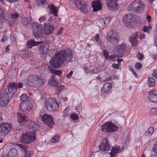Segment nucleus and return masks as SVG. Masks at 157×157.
Instances as JSON below:
<instances>
[{
    "mask_svg": "<svg viewBox=\"0 0 157 157\" xmlns=\"http://www.w3.org/2000/svg\"><path fill=\"white\" fill-rule=\"evenodd\" d=\"M119 66L118 64L116 63H113L112 65V67L115 69H118Z\"/></svg>",
    "mask_w": 157,
    "mask_h": 157,
    "instance_id": "obj_62",
    "label": "nucleus"
},
{
    "mask_svg": "<svg viewBox=\"0 0 157 157\" xmlns=\"http://www.w3.org/2000/svg\"><path fill=\"white\" fill-rule=\"evenodd\" d=\"M32 30L34 36L38 38L42 36L44 33L41 24L37 22H33L32 24Z\"/></svg>",
    "mask_w": 157,
    "mask_h": 157,
    "instance_id": "obj_9",
    "label": "nucleus"
},
{
    "mask_svg": "<svg viewBox=\"0 0 157 157\" xmlns=\"http://www.w3.org/2000/svg\"><path fill=\"white\" fill-rule=\"evenodd\" d=\"M130 71H132V74L135 76V77L136 78L137 77L138 75L136 74V72L133 69V68H131L130 69Z\"/></svg>",
    "mask_w": 157,
    "mask_h": 157,
    "instance_id": "obj_60",
    "label": "nucleus"
},
{
    "mask_svg": "<svg viewBox=\"0 0 157 157\" xmlns=\"http://www.w3.org/2000/svg\"><path fill=\"white\" fill-rule=\"evenodd\" d=\"M21 22L23 25H26L31 23V21L30 19L28 18H25L22 20Z\"/></svg>",
    "mask_w": 157,
    "mask_h": 157,
    "instance_id": "obj_39",
    "label": "nucleus"
},
{
    "mask_svg": "<svg viewBox=\"0 0 157 157\" xmlns=\"http://www.w3.org/2000/svg\"><path fill=\"white\" fill-rule=\"evenodd\" d=\"M46 82L45 79L40 76L31 75L28 78L27 84L29 86H41Z\"/></svg>",
    "mask_w": 157,
    "mask_h": 157,
    "instance_id": "obj_4",
    "label": "nucleus"
},
{
    "mask_svg": "<svg viewBox=\"0 0 157 157\" xmlns=\"http://www.w3.org/2000/svg\"><path fill=\"white\" fill-rule=\"evenodd\" d=\"M64 86L63 85H61L57 86L55 91L56 94H59L62 90L64 89Z\"/></svg>",
    "mask_w": 157,
    "mask_h": 157,
    "instance_id": "obj_37",
    "label": "nucleus"
},
{
    "mask_svg": "<svg viewBox=\"0 0 157 157\" xmlns=\"http://www.w3.org/2000/svg\"><path fill=\"white\" fill-rule=\"evenodd\" d=\"M92 72V74H93L94 73H97L99 71L98 68L97 67H94L93 69L91 70Z\"/></svg>",
    "mask_w": 157,
    "mask_h": 157,
    "instance_id": "obj_51",
    "label": "nucleus"
},
{
    "mask_svg": "<svg viewBox=\"0 0 157 157\" xmlns=\"http://www.w3.org/2000/svg\"><path fill=\"white\" fill-rule=\"evenodd\" d=\"M90 9L91 7L90 6L83 2L82 5L80 6V8H79V10L81 12L86 14L89 13Z\"/></svg>",
    "mask_w": 157,
    "mask_h": 157,
    "instance_id": "obj_21",
    "label": "nucleus"
},
{
    "mask_svg": "<svg viewBox=\"0 0 157 157\" xmlns=\"http://www.w3.org/2000/svg\"><path fill=\"white\" fill-rule=\"evenodd\" d=\"M37 2L39 6L43 7L46 5L47 2L45 0H37Z\"/></svg>",
    "mask_w": 157,
    "mask_h": 157,
    "instance_id": "obj_38",
    "label": "nucleus"
},
{
    "mask_svg": "<svg viewBox=\"0 0 157 157\" xmlns=\"http://www.w3.org/2000/svg\"><path fill=\"white\" fill-rule=\"evenodd\" d=\"M120 147L119 146H115L112 148L111 152L109 154L110 157H115V155L118 152L121 151H120Z\"/></svg>",
    "mask_w": 157,
    "mask_h": 157,
    "instance_id": "obj_25",
    "label": "nucleus"
},
{
    "mask_svg": "<svg viewBox=\"0 0 157 157\" xmlns=\"http://www.w3.org/2000/svg\"><path fill=\"white\" fill-rule=\"evenodd\" d=\"M103 19L104 21V24H105V25H106L108 24L110 22V19L109 17H107L106 18H103Z\"/></svg>",
    "mask_w": 157,
    "mask_h": 157,
    "instance_id": "obj_52",
    "label": "nucleus"
},
{
    "mask_svg": "<svg viewBox=\"0 0 157 157\" xmlns=\"http://www.w3.org/2000/svg\"><path fill=\"white\" fill-rule=\"evenodd\" d=\"M147 19L148 22H150L151 20V17L150 15H147Z\"/></svg>",
    "mask_w": 157,
    "mask_h": 157,
    "instance_id": "obj_63",
    "label": "nucleus"
},
{
    "mask_svg": "<svg viewBox=\"0 0 157 157\" xmlns=\"http://www.w3.org/2000/svg\"><path fill=\"white\" fill-rule=\"evenodd\" d=\"M55 76L52 75L51 78L48 81V84L50 86H57L58 82L55 79Z\"/></svg>",
    "mask_w": 157,
    "mask_h": 157,
    "instance_id": "obj_29",
    "label": "nucleus"
},
{
    "mask_svg": "<svg viewBox=\"0 0 157 157\" xmlns=\"http://www.w3.org/2000/svg\"><path fill=\"white\" fill-rule=\"evenodd\" d=\"M73 74V71H71L66 76V77L68 78H70L71 76Z\"/></svg>",
    "mask_w": 157,
    "mask_h": 157,
    "instance_id": "obj_59",
    "label": "nucleus"
},
{
    "mask_svg": "<svg viewBox=\"0 0 157 157\" xmlns=\"http://www.w3.org/2000/svg\"><path fill=\"white\" fill-rule=\"evenodd\" d=\"M11 95L9 93H6L5 90H3L0 95V106L5 107L9 102Z\"/></svg>",
    "mask_w": 157,
    "mask_h": 157,
    "instance_id": "obj_10",
    "label": "nucleus"
},
{
    "mask_svg": "<svg viewBox=\"0 0 157 157\" xmlns=\"http://www.w3.org/2000/svg\"><path fill=\"white\" fill-rule=\"evenodd\" d=\"M70 109L68 108H66L63 111V117L64 118L69 117L71 113L69 112Z\"/></svg>",
    "mask_w": 157,
    "mask_h": 157,
    "instance_id": "obj_35",
    "label": "nucleus"
},
{
    "mask_svg": "<svg viewBox=\"0 0 157 157\" xmlns=\"http://www.w3.org/2000/svg\"><path fill=\"white\" fill-rule=\"evenodd\" d=\"M152 29V26L150 25H149L148 26L147 25H146L144 26L143 29V31L144 32H146L149 30H150Z\"/></svg>",
    "mask_w": 157,
    "mask_h": 157,
    "instance_id": "obj_42",
    "label": "nucleus"
},
{
    "mask_svg": "<svg viewBox=\"0 0 157 157\" xmlns=\"http://www.w3.org/2000/svg\"><path fill=\"white\" fill-rule=\"evenodd\" d=\"M83 2H84L82 0H73V3L75 7L78 10Z\"/></svg>",
    "mask_w": 157,
    "mask_h": 157,
    "instance_id": "obj_33",
    "label": "nucleus"
},
{
    "mask_svg": "<svg viewBox=\"0 0 157 157\" xmlns=\"http://www.w3.org/2000/svg\"><path fill=\"white\" fill-rule=\"evenodd\" d=\"M49 46L46 43L42 44L40 46L38 53L40 55H44L46 54L49 50Z\"/></svg>",
    "mask_w": 157,
    "mask_h": 157,
    "instance_id": "obj_16",
    "label": "nucleus"
},
{
    "mask_svg": "<svg viewBox=\"0 0 157 157\" xmlns=\"http://www.w3.org/2000/svg\"><path fill=\"white\" fill-rule=\"evenodd\" d=\"M23 55H25V58H28L29 56V52L28 51L26 50H22L21 51Z\"/></svg>",
    "mask_w": 157,
    "mask_h": 157,
    "instance_id": "obj_49",
    "label": "nucleus"
},
{
    "mask_svg": "<svg viewBox=\"0 0 157 157\" xmlns=\"http://www.w3.org/2000/svg\"><path fill=\"white\" fill-rule=\"evenodd\" d=\"M151 157H157V153H155L153 151L151 153Z\"/></svg>",
    "mask_w": 157,
    "mask_h": 157,
    "instance_id": "obj_64",
    "label": "nucleus"
},
{
    "mask_svg": "<svg viewBox=\"0 0 157 157\" xmlns=\"http://www.w3.org/2000/svg\"><path fill=\"white\" fill-rule=\"evenodd\" d=\"M73 52L67 53L64 50L57 52L50 61L51 66L53 67H59L64 62L71 60L73 58Z\"/></svg>",
    "mask_w": 157,
    "mask_h": 157,
    "instance_id": "obj_1",
    "label": "nucleus"
},
{
    "mask_svg": "<svg viewBox=\"0 0 157 157\" xmlns=\"http://www.w3.org/2000/svg\"><path fill=\"white\" fill-rule=\"evenodd\" d=\"M19 107L21 110L23 111H25V113H28L32 108L33 106L31 104L28 102H21Z\"/></svg>",
    "mask_w": 157,
    "mask_h": 157,
    "instance_id": "obj_17",
    "label": "nucleus"
},
{
    "mask_svg": "<svg viewBox=\"0 0 157 157\" xmlns=\"http://www.w3.org/2000/svg\"><path fill=\"white\" fill-rule=\"evenodd\" d=\"M44 29L45 33L48 35L50 34L52 32L54 29V28L50 24L45 23Z\"/></svg>",
    "mask_w": 157,
    "mask_h": 157,
    "instance_id": "obj_22",
    "label": "nucleus"
},
{
    "mask_svg": "<svg viewBox=\"0 0 157 157\" xmlns=\"http://www.w3.org/2000/svg\"><path fill=\"white\" fill-rule=\"evenodd\" d=\"M118 127L111 122L105 123L101 126V130L105 132H115L118 131Z\"/></svg>",
    "mask_w": 157,
    "mask_h": 157,
    "instance_id": "obj_8",
    "label": "nucleus"
},
{
    "mask_svg": "<svg viewBox=\"0 0 157 157\" xmlns=\"http://www.w3.org/2000/svg\"><path fill=\"white\" fill-rule=\"evenodd\" d=\"M91 6L93 9V11L95 12L100 10L102 8V5L99 0L93 1Z\"/></svg>",
    "mask_w": 157,
    "mask_h": 157,
    "instance_id": "obj_20",
    "label": "nucleus"
},
{
    "mask_svg": "<svg viewBox=\"0 0 157 157\" xmlns=\"http://www.w3.org/2000/svg\"><path fill=\"white\" fill-rule=\"evenodd\" d=\"M46 16H41L39 18V20L40 22L44 21L46 19Z\"/></svg>",
    "mask_w": 157,
    "mask_h": 157,
    "instance_id": "obj_50",
    "label": "nucleus"
},
{
    "mask_svg": "<svg viewBox=\"0 0 157 157\" xmlns=\"http://www.w3.org/2000/svg\"><path fill=\"white\" fill-rule=\"evenodd\" d=\"M152 75L153 77L157 78V70H154Z\"/></svg>",
    "mask_w": 157,
    "mask_h": 157,
    "instance_id": "obj_58",
    "label": "nucleus"
},
{
    "mask_svg": "<svg viewBox=\"0 0 157 157\" xmlns=\"http://www.w3.org/2000/svg\"><path fill=\"white\" fill-rule=\"evenodd\" d=\"M42 118L44 123L49 127H52L54 124V122L53 117L51 115L45 114L42 116Z\"/></svg>",
    "mask_w": 157,
    "mask_h": 157,
    "instance_id": "obj_14",
    "label": "nucleus"
},
{
    "mask_svg": "<svg viewBox=\"0 0 157 157\" xmlns=\"http://www.w3.org/2000/svg\"><path fill=\"white\" fill-rule=\"evenodd\" d=\"M17 114V121L21 124H24L27 121V117L23 114L20 113H18Z\"/></svg>",
    "mask_w": 157,
    "mask_h": 157,
    "instance_id": "obj_23",
    "label": "nucleus"
},
{
    "mask_svg": "<svg viewBox=\"0 0 157 157\" xmlns=\"http://www.w3.org/2000/svg\"><path fill=\"white\" fill-rule=\"evenodd\" d=\"M117 0H107L106 3L108 9L113 11L117 10L118 5L117 3Z\"/></svg>",
    "mask_w": 157,
    "mask_h": 157,
    "instance_id": "obj_13",
    "label": "nucleus"
},
{
    "mask_svg": "<svg viewBox=\"0 0 157 157\" xmlns=\"http://www.w3.org/2000/svg\"><path fill=\"white\" fill-rule=\"evenodd\" d=\"M112 87L111 84L108 82H105L104 84L101 91L103 93L106 92L110 90Z\"/></svg>",
    "mask_w": 157,
    "mask_h": 157,
    "instance_id": "obj_28",
    "label": "nucleus"
},
{
    "mask_svg": "<svg viewBox=\"0 0 157 157\" xmlns=\"http://www.w3.org/2000/svg\"><path fill=\"white\" fill-rule=\"evenodd\" d=\"M63 27H61L59 28V31L57 33V35H60L62 32H63Z\"/></svg>",
    "mask_w": 157,
    "mask_h": 157,
    "instance_id": "obj_61",
    "label": "nucleus"
},
{
    "mask_svg": "<svg viewBox=\"0 0 157 157\" xmlns=\"http://www.w3.org/2000/svg\"><path fill=\"white\" fill-rule=\"evenodd\" d=\"M145 5L141 0H134L128 6V11L137 14L143 13L145 9Z\"/></svg>",
    "mask_w": 157,
    "mask_h": 157,
    "instance_id": "obj_3",
    "label": "nucleus"
},
{
    "mask_svg": "<svg viewBox=\"0 0 157 157\" xmlns=\"http://www.w3.org/2000/svg\"><path fill=\"white\" fill-rule=\"evenodd\" d=\"M147 84L149 87H153L155 84V79L153 78H148L147 81Z\"/></svg>",
    "mask_w": 157,
    "mask_h": 157,
    "instance_id": "obj_36",
    "label": "nucleus"
},
{
    "mask_svg": "<svg viewBox=\"0 0 157 157\" xmlns=\"http://www.w3.org/2000/svg\"><path fill=\"white\" fill-rule=\"evenodd\" d=\"M28 100V97L26 94H22L21 96V102H28L27 101Z\"/></svg>",
    "mask_w": 157,
    "mask_h": 157,
    "instance_id": "obj_40",
    "label": "nucleus"
},
{
    "mask_svg": "<svg viewBox=\"0 0 157 157\" xmlns=\"http://www.w3.org/2000/svg\"><path fill=\"white\" fill-rule=\"evenodd\" d=\"M48 7L51 11L50 13H52L55 16L57 15L58 8L56 7L53 4L48 5Z\"/></svg>",
    "mask_w": 157,
    "mask_h": 157,
    "instance_id": "obj_26",
    "label": "nucleus"
},
{
    "mask_svg": "<svg viewBox=\"0 0 157 157\" xmlns=\"http://www.w3.org/2000/svg\"><path fill=\"white\" fill-rule=\"evenodd\" d=\"M11 125L7 123H0V133L2 136L6 135L11 129Z\"/></svg>",
    "mask_w": 157,
    "mask_h": 157,
    "instance_id": "obj_11",
    "label": "nucleus"
},
{
    "mask_svg": "<svg viewBox=\"0 0 157 157\" xmlns=\"http://www.w3.org/2000/svg\"><path fill=\"white\" fill-rule=\"evenodd\" d=\"M19 14L18 13H15L13 14H11L10 15L11 17L12 18H17L19 16Z\"/></svg>",
    "mask_w": 157,
    "mask_h": 157,
    "instance_id": "obj_53",
    "label": "nucleus"
},
{
    "mask_svg": "<svg viewBox=\"0 0 157 157\" xmlns=\"http://www.w3.org/2000/svg\"><path fill=\"white\" fill-rule=\"evenodd\" d=\"M100 149L102 151H108L110 148L107 138L103 139L99 145Z\"/></svg>",
    "mask_w": 157,
    "mask_h": 157,
    "instance_id": "obj_15",
    "label": "nucleus"
},
{
    "mask_svg": "<svg viewBox=\"0 0 157 157\" xmlns=\"http://www.w3.org/2000/svg\"><path fill=\"white\" fill-rule=\"evenodd\" d=\"M151 114L155 115L157 114V108L154 107L151 108L150 110Z\"/></svg>",
    "mask_w": 157,
    "mask_h": 157,
    "instance_id": "obj_41",
    "label": "nucleus"
},
{
    "mask_svg": "<svg viewBox=\"0 0 157 157\" xmlns=\"http://www.w3.org/2000/svg\"><path fill=\"white\" fill-rule=\"evenodd\" d=\"M16 145L23 149L25 152L24 157H30L31 155L30 152L27 150V147L26 145L21 144H17Z\"/></svg>",
    "mask_w": 157,
    "mask_h": 157,
    "instance_id": "obj_24",
    "label": "nucleus"
},
{
    "mask_svg": "<svg viewBox=\"0 0 157 157\" xmlns=\"http://www.w3.org/2000/svg\"><path fill=\"white\" fill-rule=\"evenodd\" d=\"M135 67L137 69H140L141 68L142 65L140 63H138L136 64Z\"/></svg>",
    "mask_w": 157,
    "mask_h": 157,
    "instance_id": "obj_56",
    "label": "nucleus"
},
{
    "mask_svg": "<svg viewBox=\"0 0 157 157\" xmlns=\"http://www.w3.org/2000/svg\"><path fill=\"white\" fill-rule=\"evenodd\" d=\"M5 11V8L0 7V22H4L5 21L4 13Z\"/></svg>",
    "mask_w": 157,
    "mask_h": 157,
    "instance_id": "obj_30",
    "label": "nucleus"
},
{
    "mask_svg": "<svg viewBox=\"0 0 157 157\" xmlns=\"http://www.w3.org/2000/svg\"><path fill=\"white\" fill-rule=\"evenodd\" d=\"M104 56L106 59H107L109 56V52L106 50H105L103 52Z\"/></svg>",
    "mask_w": 157,
    "mask_h": 157,
    "instance_id": "obj_55",
    "label": "nucleus"
},
{
    "mask_svg": "<svg viewBox=\"0 0 157 157\" xmlns=\"http://www.w3.org/2000/svg\"><path fill=\"white\" fill-rule=\"evenodd\" d=\"M95 44L97 45L100 46H101L103 43L102 41L99 40V35L98 34H97L95 37Z\"/></svg>",
    "mask_w": 157,
    "mask_h": 157,
    "instance_id": "obj_34",
    "label": "nucleus"
},
{
    "mask_svg": "<svg viewBox=\"0 0 157 157\" xmlns=\"http://www.w3.org/2000/svg\"><path fill=\"white\" fill-rule=\"evenodd\" d=\"M42 42H37L33 40H31L28 42L27 46L28 48H31L34 46H37L38 44H40Z\"/></svg>",
    "mask_w": 157,
    "mask_h": 157,
    "instance_id": "obj_27",
    "label": "nucleus"
},
{
    "mask_svg": "<svg viewBox=\"0 0 157 157\" xmlns=\"http://www.w3.org/2000/svg\"><path fill=\"white\" fill-rule=\"evenodd\" d=\"M133 16L132 14H127L123 17L122 21L123 24L126 26L128 27L130 25L131 21H132Z\"/></svg>",
    "mask_w": 157,
    "mask_h": 157,
    "instance_id": "obj_18",
    "label": "nucleus"
},
{
    "mask_svg": "<svg viewBox=\"0 0 157 157\" xmlns=\"http://www.w3.org/2000/svg\"><path fill=\"white\" fill-rule=\"evenodd\" d=\"M137 36V33H135L130 38V41L131 43L133 46H136L138 43V41L136 39Z\"/></svg>",
    "mask_w": 157,
    "mask_h": 157,
    "instance_id": "obj_31",
    "label": "nucleus"
},
{
    "mask_svg": "<svg viewBox=\"0 0 157 157\" xmlns=\"http://www.w3.org/2000/svg\"><path fill=\"white\" fill-rule=\"evenodd\" d=\"M18 87V84L14 82H10L7 85V88L5 89L6 93H9L10 95H11L15 93Z\"/></svg>",
    "mask_w": 157,
    "mask_h": 157,
    "instance_id": "obj_12",
    "label": "nucleus"
},
{
    "mask_svg": "<svg viewBox=\"0 0 157 157\" xmlns=\"http://www.w3.org/2000/svg\"><path fill=\"white\" fill-rule=\"evenodd\" d=\"M136 57L137 59L139 60L142 59L144 57V55L140 53H138L136 55Z\"/></svg>",
    "mask_w": 157,
    "mask_h": 157,
    "instance_id": "obj_47",
    "label": "nucleus"
},
{
    "mask_svg": "<svg viewBox=\"0 0 157 157\" xmlns=\"http://www.w3.org/2000/svg\"><path fill=\"white\" fill-rule=\"evenodd\" d=\"M154 131V128L152 127H151L148 129L147 132L150 135H151L153 133Z\"/></svg>",
    "mask_w": 157,
    "mask_h": 157,
    "instance_id": "obj_48",
    "label": "nucleus"
},
{
    "mask_svg": "<svg viewBox=\"0 0 157 157\" xmlns=\"http://www.w3.org/2000/svg\"><path fill=\"white\" fill-rule=\"evenodd\" d=\"M71 119L73 120H76L78 119V116L76 114H72L71 115Z\"/></svg>",
    "mask_w": 157,
    "mask_h": 157,
    "instance_id": "obj_45",
    "label": "nucleus"
},
{
    "mask_svg": "<svg viewBox=\"0 0 157 157\" xmlns=\"http://www.w3.org/2000/svg\"><path fill=\"white\" fill-rule=\"evenodd\" d=\"M50 72L52 74H55L56 75H59L61 74L62 72L59 71H57L55 70L51 69Z\"/></svg>",
    "mask_w": 157,
    "mask_h": 157,
    "instance_id": "obj_44",
    "label": "nucleus"
},
{
    "mask_svg": "<svg viewBox=\"0 0 157 157\" xmlns=\"http://www.w3.org/2000/svg\"><path fill=\"white\" fill-rule=\"evenodd\" d=\"M148 99L151 102L157 104V94L155 93V90H152L148 93Z\"/></svg>",
    "mask_w": 157,
    "mask_h": 157,
    "instance_id": "obj_19",
    "label": "nucleus"
},
{
    "mask_svg": "<svg viewBox=\"0 0 157 157\" xmlns=\"http://www.w3.org/2000/svg\"><path fill=\"white\" fill-rule=\"evenodd\" d=\"M153 151L154 152H155V153H157V143L154 145Z\"/></svg>",
    "mask_w": 157,
    "mask_h": 157,
    "instance_id": "obj_57",
    "label": "nucleus"
},
{
    "mask_svg": "<svg viewBox=\"0 0 157 157\" xmlns=\"http://www.w3.org/2000/svg\"><path fill=\"white\" fill-rule=\"evenodd\" d=\"M44 105L49 111H56L59 107V105L54 98H49L46 99L44 102Z\"/></svg>",
    "mask_w": 157,
    "mask_h": 157,
    "instance_id": "obj_5",
    "label": "nucleus"
},
{
    "mask_svg": "<svg viewBox=\"0 0 157 157\" xmlns=\"http://www.w3.org/2000/svg\"><path fill=\"white\" fill-rule=\"evenodd\" d=\"M17 153V150L14 148L10 149L7 154V157H13L16 156Z\"/></svg>",
    "mask_w": 157,
    "mask_h": 157,
    "instance_id": "obj_32",
    "label": "nucleus"
},
{
    "mask_svg": "<svg viewBox=\"0 0 157 157\" xmlns=\"http://www.w3.org/2000/svg\"><path fill=\"white\" fill-rule=\"evenodd\" d=\"M84 69L86 72V73H90V74H92V72L91 70H89V68L87 67H84Z\"/></svg>",
    "mask_w": 157,
    "mask_h": 157,
    "instance_id": "obj_54",
    "label": "nucleus"
},
{
    "mask_svg": "<svg viewBox=\"0 0 157 157\" xmlns=\"http://www.w3.org/2000/svg\"><path fill=\"white\" fill-rule=\"evenodd\" d=\"M126 51V48L124 43L115 46L113 48V52L114 55L118 58L122 57Z\"/></svg>",
    "mask_w": 157,
    "mask_h": 157,
    "instance_id": "obj_6",
    "label": "nucleus"
},
{
    "mask_svg": "<svg viewBox=\"0 0 157 157\" xmlns=\"http://www.w3.org/2000/svg\"><path fill=\"white\" fill-rule=\"evenodd\" d=\"M106 38L108 41L113 45H116L119 42V36L118 34L112 30L107 33Z\"/></svg>",
    "mask_w": 157,
    "mask_h": 157,
    "instance_id": "obj_7",
    "label": "nucleus"
},
{
    "mask_svg": "<svg viewBox=\"0 0 157 157\" xmlns=\"http://www.w3.org/2000/svg\"><path fill=\"white\" fill-rule=\"evenodd\" d=\"M116 57V56H115V55L110 56H109L108 57L107 59L113 62L115 61Z\"/></svg>",
    "mask_w": 157,
    "mask_h": 157,
    "instance_id": "obj_46",
    "label": "nucleus"
},
{
    "mask_svg": "<svg viewBox=\"0 0 157 157\" xmlns=\"http://www.w3.org/2000/svg\"><path fill=\"white\" fill-rule=\"evenodd\" d=\"M39 126L34 122H32L29 128L32 129L30 132L23 133L20 138V142L25 144H29L33 142L36 139L35 133L39 130Z\"/></svg>",
    "mask_w": 157,
    "mask_h": 157,
    "instance_id": "obj_2",
    "label": "nucleus"
},
{
    "mask_svg": "<svg viewBox=\"0 0 157 157\" xmlns=\"http://www.w3.org/2000/svg\"><path fill=\"white\" fill-rule=\"evenodd\" d=\"M59 140V136L56 135L53 137L51 140V142L52 143H55Z\"/></svg>",
    "mask_w": 157,
    "mask_h": 157,
    "instance_id": "obj_43",
    "label": "nucleus"
}]
</instances>
